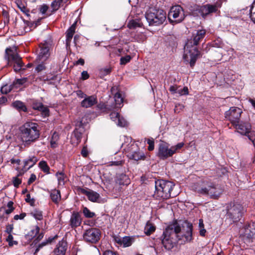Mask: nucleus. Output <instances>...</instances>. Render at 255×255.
Instances as JSON below:
<instances>
[{
	"label": "nucleus",
	"instance_id": "1a4fd4ad",
	"mask_svg": "<svg viewBox=\"0 0 255 255\" xmlns=\"http://www.w3.org/2000/svg\"><path fill=\"white\" fill-rule=\"evenodd\" d=\"M243 213L244 208L240 204L232 203L227 207V216L234 222L239 221Z\"/></svg>",
	"mask_w": 255,
	"mask_h": 255
},
{
	"label": "nucleus",
	"instance_id": "603ef678",
	"mask_svg": "<svg viewBox=\"0 0 255 255\" xmlns=\"http://www.w3.org/2000/svg\"><path fill=\"white\" fill-rule=\"evenodd\" d=\"M26 214L25 213H22L20 215H16L14 216L13 219L15 220H22L26 216Z\"/></svg>",
	"mask_w": 255,
	"mask_h": 255
},
{
	"label": "nucleus",
	"instance_id": "774afa93",
	"mask_svg": "<svg viewBox=\"0 0 255 255\" xmlns=\"http://www.w3.org/2000/svg\"><path fill=\"white\" fill-rule=\"evenodd\" d=\"M103 255H118L117 254L111 251H105Z\"/></svg>",
	"mask_w": 255,
	"mask_h": 255
},
{
	"label": "nucleus",
	"instance_id": "de8ad7c7",
	"mask_svg": "<svg viewBox=\"0 0 255 255\" xmlns=\"http://www.w3.org/2000/svg\"><path fill=\"white\" fill-rule=\"evenodd\" d=\"M25 201L30 204V205L33 206L34 204L35 200L33 198H31L29 194L26 195Z\"/></svg>",
	"mask_w": 255,
	"mask_h": 255
},
{
	"label": "nucleus",
	"instance_id": "2f4dec72",
	"mask_svg": "<svg viewBox=\"0 0 255 255\" xmlns=\"http://www.w3.org/2000/svg\"><path fill=\"white\" fill-rule=\"evenodd\" d=\"M132 241L130 237H125L122 238V245H123L124 247H127L131 246Z\"/></svg>",
	"mask_w": 255,
	"mask_h": 255
},
{
	"label": "nucleus",
	"instance_id": "a211bd4d",
	"mask_svg": "<svg viewBox=\"0 0 255 255\" xmlns=\"http://www.w3.org/2000/svg\"><path fill=\"white\" fill-rule=\"evenodd\" d=\"M96 102V98L94 96H91L85 98L81 102V106L83 107L87 108L93 106Z\"/></svg>",
	"mask_w": 255,
	"mask_h": 255
},
{
	"label": "nucleus",
	"instance_id": "c03bdc74",
	"mask_svg": "<svg viewBox=\"0 0 255 255\" xmlns=\"http://www.w3.org/2000/svg\"><path fill=\"white\" fill-rule=\"evenodd\" d=\"M12 182L15 187H18V186L21 184V180L17 177H14L12 178Z\"/></svg>",
	"mask_w": 255,
	"mask_h": 255
},
{
	"label": "nucleus",
	"instance_id": "680f3d73",
	"mask_svg": "<svg viewBox=\"0 0 255 255\" xmlns=\"http://www.w3.org/2000/svg\"><path fill=\"white\" fill-rule=\"evenodd\" d=\"M36 175L34 174H32L30 175V177L28 181V184L29 185L31 184L32 182H33L36 180Z\"/></svg>",
	"mask_w": 255,
	"mask_h": 255
},
{
	"label": "nucleus",
	"instance_id": "b1692460",
	"mask_svg": "<svg viewBox=\"0 0 255 255\" xmlns=\"http://www.w3.org/2000/svg\"><path fill=\"white\" fill-rule=\"evenodd\" d=\"M252 229L251 225L245 229V237H247L249 240H250L255 236V229L252 230Z\"/></svg>",
	"mask_w": 255,
	"mask_h": 255
},
{
	"label": "nucleus",
	"instance_id": "f3484780",
	"mask_svg": "<svg viewBox=\"0 0 255 255\" xmlns=\"http://www.w3.org/2000/svg\"><path fill=\"white\" fill-rule=\"evenodd\" d=\"M49 48L45 44H40L39 45V52L38 54V58L41 61H45L49 56Z\"/></svg>",
	"mask_w": 255,
	"mask_h": 255
},
{
	"label": "nucleus",
	"instance_id": "ddd939ff",
	"mask_svg": "<svg viewBox=\"0 0 255 255\" xmlns=\"http://www.w3.org/2000/svg\"><path fill=\"white\" fill-rule=\"evenodd\" d=\"M220 7H221V4L218 2L214 4H206L200 6L198 12L203 18H205L207 16L216 12Z\"/></svg>",
	"mask_w": 255,
	"mask_h": 255
},
{
	"label": "nucleus",
	"instance_id": "423d86ee",
	"mask_svg": "<svg viewBox=\"0 0 255 255\" xmlns=\"http://www.w3.org/2000/svg\"><path fill=\"white\" fill-rule=\"evenodd\" d=\"M184 145V143H178L175 146L169 148L168 144L166 142L160 143L159 144L157 156L161 159L165 160L169 157H171L178 150Z\"/></svg>",
	"mask_w": 255,
	"mask_h": 255
},
{
	"label": "nucleus",
	"instance_id": "09e8293b",
	"mask_svg": "<svg viewBox=\"0 0 255 255\" xmlns=\"http://www.w3.org/2000/svg\"><path fill=\"white\" fill-rule=\"evenodd\" d=\"M41 109L39 110L40 111H41L43 115H44L45 116H47L49 115V110L48 109L44 107L43 104L41 105Z\"/></svg>",
	"mask_w": 255,
	"mask_h": 255
},
{
	"label": "nucleus",
	"instance_id": "c9c22d12",
	"mask_svg": "<svg viewBox=\"0 0 255 255\" xmlns=\"http://www.w3.org/2000/svg\"><path fill=\"white\" fill-rule=\"evenodd\" d=\"M84 216L89 218H91L95 216V214L94 212H92L87 207H84L83 211Z\"/></svg>",
	"mask_w": 255,
	"mask_h": 255
},
{
	"label": "nucleus",
	"instance_id": "0e129e2a",
	"mask_svg": "<svg viewBox=\"0 0 255 255\" xmlns=\"http://www.w3.org/2000/svg\"><path fill=\"white\" fill-rule=\"evenodd\" d=\"M177 87L176 85L171 86L169 88V90L172 93H177Z\"/></svg>",
	"mask_w": 255,
	"mask_h": 255
},
{
	"label": "nucleus",
	"instance_id": "412c9836",
	"mask_svg": "<svg viewBox=\"0 0 255 255\" xmlns=\"http://www.w3.org/2000/svg\"><path fill=\"white\" fill-rule=\"evenodd\" d=\"M50 198L55 204H58L61 199L60 192L58 190L54 189L50 192Z\"/></svg>",
	"mask_w": 255,
	"mask_h": 255
},
{
	"label": "nucleus",
	"instance_id": "f8f14e48",
	"mask_svg": "<svg viewBox=\"0 0 255 255\" xmlns=\"http://www.w3.org/2000/svg\"><path fill=\"white\" fill-rule=\"evenodd\" d=\"M101 231L97 228H90L85 231L83 234L84 240L89 243H96L100 239Z\"/></svg>",
	"mask_w": 255,
	"mask_h": 255
},
{
	"label": "nucleus",
	"instance_id": "3c124183",
	"mask_svg": "<svg viewBox=\"0 0 255 255\" xmlns=\"http://www.w3.org/2000/svg\"><path fill=\"white\" fill-rule=\"evenodd\" d=\"M39 231L40 228L38 226H36L34 229L31 231L30 233H31V234L30 235V236L35 237L37 234H39Z\"/></svg>",
	"mask_w": 255,
	"mask_h": 255
},
{
	"label": "nucleus",
	"instance_id": "f03ea898",
	"mask_svg": "<svg viewBox=\"0 0 255 255\" xmlns=\"http://www.w3.org/2000/svg\"><path fill=\"white\" fill-rule=\"evenodd\" d=\"M206 32L205 29L195 30L184 46L185 54L183 57L185 60L189 61L191 67L194 66L197 59L200 57V52L197 45L205 37Z\"/></svg>",
	"mask_w": 255,
	"mask_h": 255
},
{
	"label": "nucleus",
	"instance_id": "c85d7f7f",
	"mask_svg": "<svg viewBox=\"0 0 255 255\" xmlns=\"http://www.w3.org/2000/svg\"><path fill=\"white\" fill-rule=\"evenodd\" d=\"M114 98L116 108H121V105L123 103V98L121 94L117 92L115 94Z\"/></svg>",
	"mask_w": 255,
	"mask_h": 255
},
{
	"label": "nucleus",
	"instance_id": "e433bc0d",
	"mask_svg": "<svg viewBox=\"0 0 255 255\" xmlns=\"http://www.w3.org/2000/svg\"><path fill=\"white\" fill-rule=\"evenodd\" d=\"M116 122L118 126L122 127H124L127 125V121L123 117H121L120 116Z\"/></svg>",
	"mask_w": 255,
	"mask_h": 255
},
{
	"label": "nucleus",
	"instance_id": "f704fd0d",
	"mask_svg": "<svg viewBox=\"0 0 255 255\" xmlns=\"http://www.w3.org/2000/svg\"><path fill=\"white\" fill-rule=\"evenodd\" d=\"M63 0H55L51 3V7L53 8V10H57L60 6V4Z\"/></svg>",
	"mask_w": 255,
	"mask_h": 255
},
{
	"label": "nucleus",
	"instance_id": "aec40b11",
	"mask_svg": "<svg viewBox=\"0 0 255 255\" xmlns=\"http://www.w3.org/2000/svg\"><path fill=\"white\" fill-rule=\"evenodd\" d=\"M117 183L121 185H128L130 183L129 178L125 174H120L117 176Z\"/></svg>",
	"mask_w": 255,
	"mask_h": 255
},
{
	"label": "nucleus",
	"instance_id": "58836bf2",
	"mask_svg": "<svg viewBox=\"0 0 255 255\" xmlns=\"http://www.w3.org/2000/svg\"><path fill=\"white\" fill-rule=\"evenodd\" d=\"M56 175L58 178L59 184H63L64 183V174L62 172H57L56 174Z\"/></svg>",
	"mask_w": 255,
	"mask_h": 255
},
{
	"label": "nucleus",
	"instance_id": "6ab92c4d",
	"mask_svg": "<svg viewBox=\"0 0 255 255\" xmlns=\"http://www.w3.org/2000/svg\"><path fill=\"white\" fill-rule=\"evenodd\" d=\"M76 24V22L73 24L66 32V43L67 46L70 45L71 39L75 32Z\"/></svg>",
	"mask_w": 255,
	"mask_h": 255
},
{
	"label": "nucleus",
	"instance_id": "393cba45",
	"mask_svg": "<svg viewBox=\"0 0 255 255\" xmlns=\"http://www.w3.org/2000/svg\"><path fill=\"white\" fill-rule=\"evenodd\" d=\"M12 105L15 109H16L19 112H26L27 111V108L25 105L21 101H16L12 103Z\"/></svg>",
	"mask_w": 255,
	"mask_h": 255
},
{
	"label": "nucleus",
	"instance_id": "39448f33",
	"mask_svg": "<svg viewBox=\"0 0 255 255\" xmlns=\"http://www.w3.org/2000/svg\"><path fill=\"white\" fill-rule=\"evenodd\" d=\"M193 188L197 193L208 195L213 199L218 198L223 192L220 186L215 185L207 180H204L194 184Z\"/></svg>",
	"mask_w": 255,
	"mask_h": 255
},
{
	"label": "nucleus",
	"instance_id": "5701e85b",
	"mask_svg": "<svg viewBox=\"0 0 255 255\" xmlns=\"http://www.w3.org/2000/svg\"><path fill=\"white\" fill-rule=\"evenodd\" d=\"M67 248L66 244L64 242L59 243L58 247L55 249L54 251L55 254L58 253L61 255H65Z\"/></svg>",
	"mask_w": 255,
	"mask_h": 255
},
{
	"label": "nucleus",
	"instance_id": "cd10ccee",
	"mask_svg": "<svg viewBox=\"0 0 255 255\" xmlns=\"http://www.w3.org/2000/svg\"><path fill=\"white\" fill-rule=\"evenodd\" d=\"M37 161V159L35 156H32V157L29 158L27 160L24 161V167H26L27 166H28L27 169H29L31 167H32Z\"/></svg>",
	"mask_w": 255,
	"mask_h": 255
},
{
	"label": "nucleus",
	"instance_id": "2eb2a0df",
	"mask_svg": "<svg viewBox=\"0 0 255 255\" xmlns=\"http://www.w3.org/2000/svg\"><path fill=\"white\" fill-rule=\"evenodd\" d=\"M78 191L81 193L86 195L88 199L93 202H97L100 197L99 193L90 189L87 190L84 188L79 187Z\"/></svg>",
	"mask_w": 255,
	"mask_h": 255
},
{
	"label": "nucleus",
	"instance_id": "bb28decb",
	"mask_svg": "<svg viewBox=\"0 0 255 255\" xmlns=\"http://www.w3.org/2000/svg\"><path fill=\"white\" fill-rule=\"evenodd\" d=\"M30 215L37 220H41L43 219V215L41 211L35 209L31 211Z\"/></svg>",
	"mask_w": 255,
	"mask_h": 255
},
{
	"label": "nucleus",
	"instance_id": "37998d69",
	"mask_svg": "<svg viewBox=\"0 0 255 255\" xmlns=\"http://www.w3.org/2000/svg\"><path fill=\"white\" fill-rule=\"evenodd\" d=\"M119 116H120L119 113L118 112H112L110 115L111 119L115 122L117 121V120L118 119Z\"/></svg>",
	"mask_w": 255,
	"mask_h": 255
},
{
	"label": "nucleus",
	"instance_id": "f257e3e1",
	"mask_svg": "<svg viewBox=\"0 0 255 255\" xmlns=\"http://www.w3.org/2000/svg\"><path fill=\"white\" fill-rule=\"evenodd\" d=\"M192 224L187 221H174L163 232L162 243L167 250H171L177 243L183 244L192 240Z\"/></svg>",
	"mask_w": 255,
	"mask_h": 255
},
{
	"label": "nucleus",
	"instance_id": "864d4df0",
	"mask_svg": "<svg viewBox=\"0 0 255 255\" xmlns=\"http://www.w3.org/2000/svg\"><path fill=\"white\" fill-rule=\"evenodd\" d=\"M215 46H216L217 47H220L222 48L224 46V43L222 41H221L220 39H217L214 41V43L213 44Z\"/></svg>",
	"mask_w": 255,
	"mask_h": 255
},
{
	"label": "nucleus",
	"instance_id": "052dcab7",
	"mask_svg": "<svg viewBox=\"0 0 255 255\" xmlns=\"http://www.w3.org/2000/svg\"><path fill=\"white\" fill-rule=\"evenodd\" d=\"M81 153L82 155L84 157H86L88 156V150H87V148L86 147H84L82 148Z\"/></svg>",
	"mask_w": 255,
	"mask_h": 255
},
{
	"label": "nucleus",
	"instance_id": "5fc2aeb1",
	"mask_svg": "<svg viewBox=\"0 0 255 255\" xmlns=\"http://www.w3.org/2000/svg\"><path fill=\"white\" fill-rule=\"evenodd\" d=\"M46 68L45 65L43 64H38L36 67L35 68V70L37 72H41L44 70H45Z\"/></svg>",
	"mask_w": 255,
	"mask_h": 255
},
{
	"label": "nucleus",
	"instance_id": "20e7f679",
	"mask_svg": "<svg viewBox=\"0 0 255 255\" xmlns=\"http://www.w3.org/2000/svg\"><path fill=\"white\" fill-rule=\"evenodd\" d=\"M20 137L24 145H30L39 137L38 125L35 123L27 122L20 127Z\"/></svg>",
	"mask_w": 255,
	"mask_h": 255
},
{
	"label": "nucleus",
	"instance_id": "bf43d9fd",
	"mask_svg": "<svg viewBox=\"0 0 255 255\" xmlns=\"http://www.w3.org/2000/svg\"><path fill=\"white\" fill-rule=\"evenodd\" d=\"M111 165H115V166H119L122 165L124 162L122 160H119V161H112L111 162Z\"/></svg>",
	"mask_w": 255,
	"mask_h": 255
},
{
	"label": "nucleus",
	"instance_id": "69168bd1",
	"mask_svg": "<svg viewBox=\"0 0 255 255\" xmlns=\"http://www.w3.org/2000/svg\"><path fill=\"white\" fill-rule=\"evenodd\" d=\"M48 8V6L46 5H43L40 8V12L44 14L45 13Z\"/></svg>",
	"mask_w": 255,
	"mask_h": 255
},
{
	"label": "nucleus",
	"instance_id": "4468645a",
	"mask_svg": "<svg viewBox=\"0 0 255 255\" xmlns=\"http://www.w3.org/2000/svg\"><path fill=\"white\" fill-rule=\"evenodd\" d=\"M233 126L236 128L237 131L241 134L250 135L249 134L251 130V125L250 123L242 122Z\"/></svg>",
	"mask_w": 255,
	"mask_h": 255
},
{
	"label": "nucleus",
	"instance_id": "dca6fc26",
	"mask_svg": "<svg viewBox=\"0 0 255 255\" xmlns=\"http://www.w3.org/2000/svg\"><path fill=\"white\" fill-rule=\"evenodd\" d=\"M82 222V219L81 218V215L78 212H74L70 218V226L72 228H75L78 226H79Z\"/></svg>",
	"mask_w": 255,
	"mask_h": 255
},
{
	"label": "nucleus",
	"instance_id": "338daca9",
	"mask_svg": "<svg viewBox=\"0 0 255 255\" xmlns=\"http://www.w3.org/2000/svg\"><path fill=\"white\" fill-rule=\"evenodd\" d=\"M101 72L104 73V75H107L111 72V69L110 68H106L101 70Z\"/></svg>",
	"mask_w": 255,
	"mask_h": 255
},
{
	"label": "nucleus",
	"instance_id": "8fccbe9b",
	"mask_svg": "<svg viewBox=\"0 0 255 255\" xmlns=\"http://www.w3.org/2000/svg\"><path fill=\"white\" fill-rule=\"evenodd\" d=\"M47 245H48V243L46 241L42 242L41 244H38L36 249H35L34 254H36L37 253L39 252L40 249L42 248L43 247Z\"/></svg>",
	"mask_w": 255,
	"mask_h": 255
},
{
	"label": "nucleus",
	"instance_id": "7ed1b4c3",
	"mask_svg": "<svg viewBox=\"0 0 255 255\" xmlns=\"http://www.w3.org/2000/svg\"><path fill=\"white\" fill-rule=\"evenodd\" d=\"M175 185L172 182L162 179L155 181V190L153 197L156 199L166 200L176 196V193H172Z\"/></svg>",
	"mask_w": 255,
	"mask_h": 255
},
{
	"label": "nucleus",
	"instance_id": "ea45409f",
	"mask_svg": "<svg viewBox=\"0 0 255 255\" xmlns=\"http://www.w3.org/2000/svg\"><path fill=\"white\" fill-rule=\"evenodd\" d=\"M131 59V57L129 55H127L125 57H122L120 59V63L121 65H125L129 62Z\"/></svg>",
	"mask_w": 255,
	"mask_h": 255
},
{
	"label": "nucleus",
	"instance_id": "0eeeda50",
	"mask_svg": "<svg viewBox=\"0 0 255 255\" xmlns=\"http://www.w3.org/2000/svg\"><path fill=\"white\" fill-rule=\"evenodd\" d=\"M5 58L7 60V64L9 66L13 64V69L15 72H18L22 69L24 65L21 58L16 53L15 50L11 48H7L5 51Z\"/></svg>",
	"mask_w": 255,
	"mask_h": 255
},
{
	"label": "nucleus",
	"instance_id": "72a5a7b5",
	"mask_svg": "<svg viewBox=\"0 0 255 255\" xmlns=\"http://www.w3.org/2000/svg\"><path fill=\"white\" fill-rule=\"evenodd\" d=\"M128 26L130 29H134L137 27H140V23L136 21L135 20H130L128 23Z\"/></svg>",
	"mask_w": 255,
	"mask_h": 255
},
{
	"label": "nucleus",
	"instance_id": "6e6552de",
	"mask_svg": "<svg viewBox=\"0 0 255 255\" xmlns=\"http://www.w3.org/2000/svg\"><path fill=\"white\" fill-rule=\"evenodd\" d=\"M145 17L149 25H158L165 21L166 13L163 10L153 9L146 13Z\"/></svg>",
	"mask_w": 255,
	"mask_h": 255
},
{
	"label": "nucleus",
	"instance_id": "49530a36",
	"mask_svg": "<svg viewBox=\"0 0 255 255\" xmlns=\"http://www.w3.org/2000/svg\"><path fill=\"white\" fill-rule=\"evenodd\" d=\"M43 237H44L43 233H41L39 234L37 236V237L34 240V241L33 242V244H34V245L37 244L42 239Z\"/></svg>",
	"mask_w": 255,
	"mask_h": 255
},
{
	"label": "nucleus",
	"instance_id": "6e6d98bb",
	"mask_svg": "<svg viewBox=\"0 0 255 255\" xmlns=\"http://www.w3.org/2000/svg\"><path fill=\"white\" fill-rule=\"evenodd\" d=\"M17 4L18 7L21 9V10L23 12L25 13L27 15H29V14L28 13L29 11L26 9V8L23 5L18 4V3Z\"/></svg>",
	"mask_w": 255,
	"mask_h": 255
},
{
	"label": "nucleus",
	"instance_id": "9b49d317",
	"mask_svg": "<svg viewBox=\"0 0 255 255\" xmlns=\"http://www.w3.org/2000/svg\"><path fill=\"white\" fill-rule=\"evenodd\" d=\"M242 113L243 111L241 109L236 107H233L225 112V117L234 126L240 122Z\"/></svg>",
	"mask_w": 255,
	"mask_h": 255
},
{
	"label": "nucleus",
	"instance_id": "79ce46f5",
	"mask_svg": "<svg viewBox=\"0 0 255 255\" xmlns=\"http://www.w3.org/2000/svg\"><path fill=\"white\" fill-rule=\"evenodd\" d=\"M98 108L101 110H103V111L106 112H108L111 111V109L108 107V105H106L105 104H99L98 105Z\"/></svg>",
	"mask_w": 255,
	"mask_h": 255
},
{
	"label": "nucleus",
	"instance_id": "a18cd8bd",
	"mask_svg": "<svg viewBox=\"0 0 255 255\" xmlns=\"http://www.w3.org/2000/svg\"><path fill=\"white\" fill-rule=\"evenodd\" d=\"M147 142L149 144V146L148 147V149L149 151L153 150L154 149V142L153 139H148L147 140Z\"/></svg>",
	"mask_w": 255,
	"mask_h": 255
},
{
	"label": "nucleus",
	"instance_id": "9d476101",
	"mask_svg": "<svg viewBox=\"0 0 255 255\" xmlns=\"http://www.w3.org/2000/svg\"><path fill=\"white\" fill-rule=\"evenodd\" d=\"M168 18L171 23L182 22L185 18L183 8L179 5L172 6L168 12Z\"/></svg>",
	"mask_w": 255,
	"mask_h": 255
},
{
	"label": "nucleus",
	"instance_id": "4d7b16f0",
	"mask_svg": "<svg viewBox=\"0 0 255 255\" xmlns=\"http://www.w3.org/2000/svg\"><path fill=\"white\" fill-rule=\"evenodd\" d=\"M81 77L83 80H85L89 78V75L87 71H84L81 73Z\"/></svg>",
	"mask_w": 255,
	"mask_h": 255
},
{
	"label": "nucleus",
	"instance_id": "4be33fe9",
	"mask_svg": "<svg viewBox=\"0 0 255 255\" xmlns=\"http://www.w3.org/2000/svg\"><path fill=\"white\" fill-rule=\"evenodd\" d=\"M130 158L134 160L138 161L139 160L144 159L145 156L142 152L138 150L132 152L130 155Z\"/></svg>",
	"mask_w": 255,
	"mask_h": 255
},
{
	"label": "nucleus",
	"instance_id": "13d9d810",
	"mask_svg": "<svg viewBox=\"0 0 255 255\" xmlns=\"http://www.w3.org/2000/svg\"><path fill=\"white\" fill-rule=\"evenodd\" d=\"M13 229V224H8L6 226L5 232L7 234H10L11 233Z\"/></svg>",
	"mask_w": 255,
	"mask_h": 255
},
{
	"label": "nucleus",
	"instance_id": "c756f323",
	"mask_svg": "<svg viewBox=\"0 0 255 255\" xmlns=\"http://www.w3.org/2000/svg\"><path fill=\"white\" fill-rule=\"evenodd\" d=\"M39 167L45 173H49L50 168L45 161H41L39 164Z\"/></svg>",
	"mask_w": 255,
	"mask_h": 255
},
{
	"label": "nucleus",
	"instance_id": "a878e982",
	"mask_svg": "<svg viewBox=\"0 0 255 255\" xmlns=\"http://www.w3.org/2000/svg\"><path fill=\"white\" fill-rule=\"evenodd\" d=\"M155 230V226L149 222H147L144 227V233L148 236L152 234Z\"/></svg>",
	"mask_w": 255,
	"mask_h": 255
},
{
	"label": "nucleus",
	"instance_id": "e2e57ef3",
	"mask_svg": "<svg viewBox=\"0 0 255 255\" xmlns=\"http://www.w3.org/2000/svg\"><path fill=\"white\" fill-rule=\"evenodd\" d=\"M114 238L115 241L117 243H118L120 245H122V238H121L120 237L118 236H114Z\"/></svg>",
	"mask_w": 255,
	"mask_h": 255
},
{
	"label": "nucleus",
	"instance_id": "7c9ffc66",
	"mask_svg": "<svg viewBox=\"0 0 255 255\" xmlns=\"http://www.w3.org/2000/svg\"><path fill=\"white\" fill-rule=\"evenodd\" d=\"M74 138L76 139L77 143H78L80 142L81 139L82 138V133L77 129H76L73 132L72 138L73 139Z\"/></svg>",
	"mask_w": 255,
	"mask_h": 255
},
{
	"label": "nucleus",
	"instance_id": "a19ab883",
	"mask_svg": "<svg viewBox=\"0 0 255 255\" xmlns=\"http://www.w3.org/2000/svg\"><path fill=\"white\" fill-rule=\"evenodd\" d=\"M6 240L8 242V245L9 246H12L13 244H17L16 241H13V237L11 234H8V236L7 237Z\"/></svg>",
	"mask_w": 255,
	"mask_h": 255
},
{
	"label": "nucleus",
	"instance_id": "473e14b6",
	"mask_svg": "<svg viewBox=\"0 0 255 255\" xmlns=\"http://www.w3.org/2000/svg\"><path fill=\"white\" fill-rule=\"evenodd\" d=\"M13 88V85H5L1 88L0 91L3 94H6L10 92Z\"/></svg>",
	"mask_w": 255,
	"mask_h": 255
},
{
	"label": "nucleus",
	"instance_id": "4c0bfd02",
	"mask_svg": "<svg viewBox=\"0 0 255 255\" xmlns=\"http://www.w3.org/2000/svg\"><path fill=\"white\" fill-rule=\"evenodd\" d=\"M250 17L251 19L255 23V0H254L250 10Z\"/></svg>",
	"mask_w": 255,
	"mask_h": 255
}]
</instances>
